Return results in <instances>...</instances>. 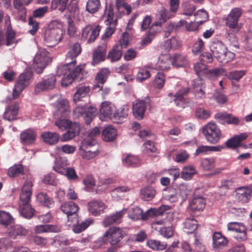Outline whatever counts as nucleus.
Returning a JSON list of instances; mask_svg holds the SVG:
<instances>
[{"instance_id":"obj_1","label":"nucleus","mask_w":252,"mask_h":252,"mask_svg":"<svg viewBox=\"0 0 252 252\" xmlns=\"http://www.w3.org/2000/svg\"><path fill=\"white\" fill-rule=\"evenodd\" d=\"M57 111L55 114V118L60 117L56 120L55 125L62 131L65 130L71 126L74 123L65 119L69 114V103L66 99L59 100L56 104Z\"/></svg>"},{"instance_id":"obj_2","label":"nucleus","mask_w":252,"mask_h":252,"mask_svg":"<svg viewBox=\"0 0 252 252\" xmlns=\"http://www.w3.org/2000/svg\"><path fill=\"white\" fill-rule=\"evenodd\" d=\"M83 68L84 65H80L75 67L69 63L59 66L57 71L58 75L63 76L62 80V86L67 87L71 84L75 78L79 77Z\"/></svg>"},{"instance_id":"obj_3","label":"nucleus","mask_w":252,"mask_h":252,"mask_svg":"<svg viewBox=\"0 0 252 252\" xmlns=\"http://www.w3.org/2000/svg\"><path fill=\"white\" fill-rule=\"evenodd\" d=\"M62 27L57 21H53L49 24L44 37V43L47 46H54L62 40L63 34Z\"/></svg>"},{"instance_id":"obj_4","label":"nucleus","mask_w":252,"mask_h":252,"mask_svg":"<svg viewBox=\"0 0 252 252\" xmlns=\"http://www.w3.org/2000/svg\"><path fill=\"white\" fill-rule=\"evenodd\" d=\"M210 50L213 56L221 63H227L235 57V54L228 51L224 45L220 41L213 43L210 47Z\"/></svg>"},{"instance_id":"obj_5","label":"nucleus","mask_w":252,"mask_h":252,"mask_svg":"<svg viewBox=\"0 0 252 252\" xmlns=\"http://www.w3.org/2000/svg\"><path fill=\"white\" fill-rule=\"evenodd\" d=\"M79 153L83 159H92L97 157L100 151L96 142L94 140L83 139L79 148Z\"/></svg>"},{"instance_id":"obj_6","label":"nucleus","mask_w":252,"mask_h":252,"mask_svg":"<svg viewBox=\"0 0 252 252\" xmlns=\"http://www.w3.org/2000/svg\"><path fill=\"white\" fill-rule=\"evenodd\" d=\"M51 61L49 52L44 48H38L33 58L32 67L37 73L40 74Z\"/></svg>"},{"instance_id":"obj_7","label":"nucleus","mask_w":252,"mask_h":252,"mask_svg":"<svg viewBox=\"0 0 252 252\" xmlns=\"http://www.w3.org/2000/svg\"><path fill=\"white\" fill-rule=\"evenodd\" d=\"M97 113L95 107L86 105H79L73 110L74 119L82 117L87 124H89Z\"/></svg>"},{"instance_id":"obj_8","label":"nucleus","mask_w":252,"mask_h":252,"mask_svg":"<svg viewBox=\"0 0 252 252\" xmlns=\"http://www.w3.org/2000/svg\"><path fill=\"white\" fill-rule=\"evenodd\" d=\"M242 14L240 8L236 7L231 9L225 19V25L234 33L238 32L241 29L239 23V19Z\"/></svg>"},{"instance_id":"obj_9","label":"nucleus","mask_w":252,"mask_h":252,"mask_svg":"<svg viewBox=\"0 0 252 252\" xmlns=\"http://www.w3.org/2000/svg\"><path fill=\"white\" fill-rule=\"evenodd\" d=\"M202 132L206 140L210 143H216L220 139V130L214 123L210 122L203 126Z\"/></svg>"},{"instance_id":"obj_10","label":"nucleus","mask_w":252,"mask_h":252,"mask_svg":"<svg viewBox=\"0 0 252 252\" xmlns=\"http://www.w3.org/2000/svg\"><path fill=\"white\" fill-rule=\"evenodd\" d=\"M101 30V27L96 24H88L82 30L81 39L82 41H87L91 44L94 42L98 36Z\"/></svg>"},{"instance_id":"obj_11","label":"nucleus","mask_w":252,"mask_h":252,"mask_svg":"<svg viewBox=\"0 0 252 252\" xmlns=\"http://www.w3.org/2000/svg\"><path fill=\"white\" fill-rule=\"evenodd\" d=\"M32 77V73L31 71L27 70L20 74L13 90V98H18L22 91L29 85Z\"/></svg>"},{"instance_id":"obj_12","label":"nucleus","mask_w":252,"mask_h":252,"mask_svg":"<svg viewBox=\"0 0 252 252\" xmlns=\"http://www.w3.org/2000/svg\"><path fill=\"white\" fill-rule=\"evenodd\" d=\"M109 70L108 68L102 69L97 74L93 86V89L95 91H102V95L105 97L110 93V89L105 87L103 88V85L106 81Z\"/></svg>"},{"instance_id":"obj_13","label":"nucleus","mask_w":252,"mask_h":252,"mask_svg":"<svg viewBox=\"0 0 252 252\" xmlns=\"http://www.w3.org/2000/svg\"><path fill=\"white\" fill-rule=\"evenodd\" d=\"M56 81V76L53 74L44 76L35 85L34 93L38 94L53 89L55 87Z\"/></svg>"},{"instance_id":"obj_14","label":"nucleus","mask_w":252,"mask_h":252,"mask_svg":"<svg viewBox=\"0 0 252 252\" xmlns=\"http://www.w3.org/2000/svg\"><path fill=\"white\" fill-rule=\"evenodd\" d=\"M15 98L11 96H7L5 99V102L8 105L5 108L3 114V118L8 121H11L16 119L19 111V103L13 101Z\"/></svg>"},{"instance_id":"obj_15","label":"nucleus","mask_w":252,"mask_h":252,"mask_svg":"<svg viewBox=\"0 0 252 252\" xmlns=\"http://www.w3.org/2000/svg\"><path fill=\"white\" fill-rule=\"evenodd\" d=\"M107 9L106 14V19L105 20V23L107 27L106 29L104 34L102 36V38L104 37H109L114 32L116 26L117 25V19H114V12L113 8L111 6H106L105 11Z\"/></svg>"},{"instance_id":"obj_16","label":"nucleus","mask_w":252,"mask_h":252,"mask_svg":"<svg viewBox=\"0 0 252 252\" xmlns=\"http://www.w3.org/2000/svg\"><path fill=\"white\" fill-rule=\"evenodd\" d=\"M227 227L228 230L237 233L234 238L238 241H243L247 239V228L243 223L230 222L227 224Z\"/></svg>"},{"instance_id":"obj_17","label":"nucleus","mask_w":252,"mask_h":252,"mask_svg":"<svg viewBox=\"0 0 252 252\" xmlns=\"http://www.w3.org/2000/svg\"><path fill=\"white\" fill-rule=\"evenodd\" d=\"M124 236V232L118 227H110L104 234V237L108 239L111 245H115L119 243Z\"/></svg>"},{"instance_id":"obj_18","label":"nucleus","mask_w":252,"mask_h":252,"mask_svg":"<svg viewBox=\"0 0 252 252\" xmlns=\"http://www.w3.org/2000/svg\"><path fill=\"white\" fill-rule=\"evenodd\" d=\"M150 104V99L146 97L144 100L138 99L133 103L132 112L134 117L139 120L142 119L144 115L147 106Z\"/></svg>"},{"instance_id":"obj_19","label":"nucleus","mask_w":252,"mask_h":252,"mask_svg":"<svg viewBox=\"0 0 252 252\" xmlns=\"http://www.w3.org/2000/svg\"><path fill=\"white\" fill-rule=\"evenodd\" d=\"M116 111V107L111 102L105 101L101 103L100 108V120L106 121L107 119L113 120V115Z\"/></svg>"},{"instance_id":"obj_20","label":"nucleus","mask_w":252,"mask_h":252,"mask_svg":"<svg viewBox=\"0 0 252 252\" xmlns=\"http://www.w3.org/2000/svg\"><path fill=\"white\" fill-rule=\"evenodd\" d=\"M214 118L218 123L223 125H238L240 122L238 117L226 112H218L215 114Z\"/></svg>"},{"instance_id":"obj_21","label":"nucleus","mask_w":252,"mask_h":252,"mask_svg":"<svg viewBox=\"0 0 252 252\" xmlns=\"http://www.w3.org/2000/svg\"><path fill=\"white\" fill-rule=\"evenodd\" d=\"M32 183L31 181L27 180L25 182L20 195V202L19 205L30 204Z\"/></svg>"},{"instance_id":"obj_22","label":"nucleus","mask_w":252,"mask_h":252,"mask_svg":"<svg viewBox=\"0 0 252 252\" xmlns=\"http://www.w3.org/2000/svg\"><path fill=\"white\" fill-rule=\"evenodd\" d=\"M189 92V88L186 87L179 90L174 95H173V93H169L168 95L169 97H173V101L176 106L181 108H184L187 102L184 96L187 95Z\"/></svg>"},{"instance_id":"obj_23","label":"nucleus","mask_w":252,"mask_h":252,"mask_svg":"<svg viewBox=\"0 0 252 252\" xmlns=\"http://www.w3.org/2000/svg\"><path fill=\"white\" fill-rule=\"evenodd\" d=\"M172 65V58L169 54H161L155 64V69L158 70H167Z\"/></svg>"},{"instance_id":"obj_24","label":"nucleus","mask_w":252,"mask_h":252,"mask_svg":"<svg viewBox=\"0 0 252 252\" xmlns=\"http://www.w3.org/2000/svg\"><path fill=\"white\" fill-rule=\"evenodd\" d=\"M127 211V209L124 208L121 211L116 212L107 216L102 222L103 225L104 227H107L110 225L119 223L121 221L123 216L126 213Z\"/></svg>"},{"instance_id":"obj_25","label":"nucleus","mask_w":252,"mask_h":252,"mask_svg":"<svg viewBox=\"0 0 252 252\" xmlns=\"http://www.w3.org/2000/svg\"><path fill=\"white\" fill-rule=\"evenodd\" d=\"M194 69L198 76H201L202 74L208 73L210 75L217 77L223 71L222 68H215L208 71L206 69V65L202 62L195 63L194 65Z\"/></svg>"},{"instance_id":"obj_26","label":"nucleus","mask_w":252,"mask_h":252,"mask_svg":"<svg viewBox=\"0 0 252 252\" xmlns=\"http://www.w3.org/2000/svg\"><path fill=\"white\" fill-rule=\"evenodd\" d=\"M81 48L80 44L77 42L74 43L71 47L66 56V63L72 64L75 66L76 63L75 58L81 53Z\"/></svg>"},{"instance_id":"obj_27","label":"nucleus","mask_w":252,"mask_h":252,"mask_svg":"<svg viewBox=\"0 0 252 252\" xmlns=\"http://www.w3.org/2000/svg\"><path fill=\"white\" fill-rule=\"evenodd\" d=\"M236 197L243 204L248 203L252 196L250 188L248 187H241L236 189Z\"/></svg>"},{"instance_id":"obj_28","label":"nucleus","mask_w":252,"mask_h":252,"mask_svg":"<svg viewBox=\"0 0 252 252\" xmlns=\"http://www.w3.org/2000/svg\"><path fill=\"white\" fill-rule=\"evenodd\" d=\"M88 207L89 212L96 216L103 212L106 206L102 201L94 200L89 202Z\"/></svg>"},{"instance_id":"obj_29","label":"nucleus","mask_w":252,"mask_h":252,"mask_svg":"<svg viewBox=\"0 0 252 252\" xmlns=\"http://www.w3.org/2000/svg\"><path fill=\"white\" fill-rule=\"evenodd\" d=\"M128 216L129 218L133 220H138L140 219L146 220L150 216L149 213H147V211L143 213L142 210L137 206H133L130 208L128 211Z\"/></svg>"},{"instance_id":"obj_30","label":"nucleus","mask_w":252,"mask_h":252,"mask_svg":"<svg viewBox=\"0 0 252 252\" xmlns=\"http://www.w3.org/2000/svg\"><path fill=\"white\" fill-rule=\"evenodd\" d=\"M36 133L32 129H27L21 132L20 139L24 145H29L34 143L36 139Z\"/></svg>"},{"instance_id":"obj_31","label":"nucleus","mask_w":252,"mask_h":252,"mask_svg":"<svg viewBox=\"0 0 252 252\" xmlns=\"http://www.w3.org/2000/svg\"><path fill=\"white\" fill-rule=\"evenodd\" d=\"M66 130V131L61 137L62 142H66L73 138L80 130L79 125L78 123H74L69 128Z\"/></svg>"},{"instance_id":"obj_32","label":"nucleus","mask_w":252,"mask_h":252,"mask_svg":"<svg viewBox=\"0 0 252 252\" xmlns=\"http://www.w3.org/2000/svg\"><path fill=\"white\" fill-rule=\"evenodd\" d=\"M107 45L105 43L99 46L93 53V63L96 64L104 61L106 55Z\"/></svg>"},{"instance_id":"obj_33","label":"nucleus","mask_w":252,"mask_h":252,"mask_svg":"<svg viewBox=\"0 0 252 252\" xmlns=\"http://www.w3.org/2000/svg\"><path fill=\"white\" fill-rule=\"evenodd\" d=\"M62 211L65 214L68 218L72 215H76L78 211V205L72 201H68L62 204L60 207Z\"/></svg>"},{"instance_id":"obj_34","label":"nucleus","mask_w":252,"mask_h":252,"mask_svg":"<svg viewBox=\"0 0 252 252\" xmlns=\"http://www.w3.org/2000/svg\"><path fill=\"white\" fill-rule=\"evenodd\" d=\"M28 232L27 230L22 225L16 224L10 226L8 229L9 236L16 239L19 236H25Z\"/></svg>"},{"instance_id":"obj_35","label":"nucleus","mask_w":252,"mask_h":252,"mask_svg":"<svg viewBox=\"0 0 252 252\" xmlns=\"http://www.w3.org/2000/svg\"><path fill=\"white\" fill-rule=\"evenodd\" d=\"M41 136L43 141L49 145L56 144L60 139V135L56 132L46 131L43 133Z\"/></svg>"},{"instance_id":"obj_36","label":"nucleus","mask_w":252,"mask_h":252,"mask_svg":"<svg viewBox=\"0 0 252 252\" xmlns=\"http://www.w3.org/2000/svg\"><path fill=\"white\" fill-rule=\"evenodd\" d=\"M60 231L61 227L55 225H38L34 228V231L37 234L45 232L57 233Z\"/></svg>"},{"instance_id":"obj_37","label":"nucleus","mask_w":252,"mask_h":252,"mask_svg":"<svg viewBox=\"0 0 252 252\" xmlns=\"http://www.w3.org/2000/svg\"><path fill=\"white\" fill-rule=\"evenodd\" d=\"M117 136V129L111 126H108L105 127L102 131V137L105 141L109 142L113 141L115 139Z\"/></svg>"},{"instance_id":"obj_38","label":"nucleus","mask_w":252,"mask_h":252,"mask_svg":"<svg viewBox=\"0 0 252 252\" xmlns=\"http://www.w3.org/2000/svg\"><path fill=\"white\" fill-rule=\"evenodd\" d=\"M248 135L246 133L236 135L226 142V145L229 148H235L238 146L240 142L246 139Z\"/></svg>"},{"instance_id":"obj_39","label":"nucleus","mask_w":252,"mask_h":252,"mask_svg":"<svg viewBox=\"0 0 252 252\" xmlns=\"http://www.w3.org/2000/svg\"><path fill=\"white\" fill-rule=\"evenodd\" d=\"M205 205L204 198L201 196L194 197L189 203V208L193 211L202 210Z\"/></svg>"},{"instance_id":"obj_40","label":"nucleus","mask_w":252,"mask_h":252,"mask_svg":"<svg viewBox=\"0 0 252 252\" xmlns=\"http://www.w3.org/2000/svg\"><path fill=\"white\" fill-rule=\"evenodd\" d=\"M68 161L66 158H60L58 159H56L55 161V164L53 167V169L56 172L62 174V172H63L68 168Z\"/></svg>"},{"instance_id":"obj_41","label":"nucleus","mask_w":252,"mask_h":252,"mask_svg":"<svg viewBox=\"0 0 252 252\" xmlns=\"http://www.w3.org/2000/svg\"><path fill=\"white\" fill-rule=\"evenodd\" d=\"M122 55V47L119 45H115L113 49L108 53L107 58L112 62L119 61Z\"/></svg>"},{"instance_id":"obj_42","label":"nucleus","mask_w":252,"mask_h":252,"mask_svg":"<svg viewBox=\"0 0 252 252\" xmlns=\"http://www.w3.org/2000/svg\"><path fill=\"white\" fill-rule=\"evenodd\" d=\"M156 192L155 189L152 187L148 186L141 189L140 196L143 200L150 201L155 196Z\"/></svg>"},{"instance_id":"obj_43","label":"nucleus","mask_w":252,"mask_h":252,"mask_svg":"<svg viewBox=\"0 0 252 252\" xmlns=\"http://www.w3.org/2000/svg\"><path fill=\"white\" fill-rule=\"evenodd\" d=\"M172 66L176 67H185L189 65V62L185 56L175 54L172 59Z\"/></svg>"},{"instance_id":"obj_44","label":"nucleus","mask_w":252,"mask_h":252,"mask_svg":"<svg viewBox=\"0 0 252 252\" xmlns=\"http://www.w3.org/2000/svg\"><path fill=\"white\" fill-rule=\"evenodd\" d=\"M129 188L127 186H119L111 190V196L114 200L118 201L122 198L124 193L129 191Z\"/></svg>"},{"instance_id":"obj_45","label":"nucleus","mask_w":252,"mask_h":252,"mask_svg":"<svg viewBox=\"0 0 252 252\" xmlns=\"http://www.w3.org/2000/svg\"><path fill=\"white\" fill-rule=\"evenodd\" d=\"M123 163L126 166L135 167L140 165V159L138 157L128 155L122 159Z\"/></svg>"},{"instance_id":"obj_46","label":"nucleus","mask_w":252,"mask_h":252,"mask_svg":"<svg viewBox=\"0 0 252 252\" xmlns=\"http://www.w3.org/2000/svg\"><path fill=\"white\" fill-rule=\"evenodd\" d=\"M129 111V109L127 105H123L118 110H116L113 115V120L123 121L127 117Z\"/></svg>"},{"instance_id":"obj_47","label":"nucleus","mask_w":252,"mask_h":252,"mask_svg":"<svg viewBox=\"0 0 252 252\" xmlns=\"http://www.w3.org/2000/svg\"><path fill=\"white\" fill-rule=\"evenodd\" d=\"M94 223V220L91 219H87L80 222H77L73 226V231L75 233H79Z\"/></svg>"},{"instance_id":"obj_48","label":"nucleus","mask_w":252,"mask_h":252,"mask_svg":"<svg viewBox=\"0 0 252 252\" xmlns=\"http://www.w3.org/2000/svg\"><path fill=\"white\" fill-rule=\"evenodd\" d=\"M90 91L89 87L86 86H80L78 88L77 91L74 94L73 101L75 103L81 100L82 98L86 97Z\"/></svg>"},{"instance_id":"obj_49","label":"nucleus","mask_w":252,"mask_h":252,"mask_svg":"<svg viewBox=\"0 0 252 252\" xmlns=\"http://www.w3.org/2000/svg\"><path fill=\"white\" fill-rule=\"evenodd\" d=\"M182 8L183 10L182 14L187 17H189L193 15H194V12L196 8L191 2L186 1L183 3L182 5Z\"/></svg>"},{"instance_id":"obj_50","label":"nucleus","mask_w":252,"mask_h":252,"mask_svg":"<svg viewBox=\"0 0 252 252\" xmlns=\"http://www.w3.org/2000/svg\"><path fill=\"white\" fill-rule=\"evenodd\" d=\"M19 212L22 217L29 219L32 217L34 210L31 204L19 205Z\"/></svg>"},{"instance_id":"obj_51","label":"nucleus","mask_w":252,"mask_h":252,"mask_svg":"<svg viewBox=\"0 0 252 252\" xmlns=\"http://www.w3.org/2000/svg\"><path fill=\"white\" fill-rule=\"evenodd\" d=\"M213 245L214 248H219L225 246L227 243V240L220 232H216L213 236Z\"/></svg>"},{"instance_id":"obj_52","label":"nucleus","mask_w":252,"mask_h":252,"mask_svg":"<svg viewBox=\"0 0 252 252\" xmlns=\"http://www.w3.org/2000/svg\"><path fill=\"white\" fill-rule=\"evenodd\" d=\"M181 45V43L179 39L175 37H172L164 43L163 47L167 51H169L171 49H177Z\"/></svg>"},{"instance_id":"obj_53","label":"nucleus","mask_w":252,"mask_h":252,"mask_svg":"<svg viewBox=\"0 0 252 252\" xmlns=\"http://www.w3.org/2000/svg\"><path fill=\"white\" fill-rule=\"evenodd\" d=\"M101 8L99 0H88L86 3V10L90 13L97 12Z\"/></svg>"},{"instance_id":"obj_54","label":"nucleus","mask_w":252,"mask_h":252,"mask_svg":"<svg viewBox=\"0 0 252 252\" xmlns=\"http://www.w3.org/2000/svg\"><path fill=\"white\" fill-rule=\"evenodd\" d=\"M37 201L42 205L48 208L51 207L54 204L52 199L46 193L40 192L37 195Z\"/></svg>"},{"instance_id":"obj_55","label":"nucleus","mask_w":252,"mask_h":252,"mask_svg":"<svg viewBox=\"0 0 252 252\" xmlns=\"http://www.w3.org/2000/svg\"><path fill=\"white\" fill-rule=\"evenodd\" d=\"M23 173L24 168L22 164H14L8 169L7 175L10 177L15 178L23 174Z\"/></svg>"},{"instance_id":"obj_56","label":"nucleus","mask_w":252,"mask_h":252,"mask_svg":"<svg viewBox=\"0 0 252 252\" xmlns=\"http://www.w3.org/2000/svg\"><path fill=\"white\" fill-rule=\"evenodd\" d=\"M196 173L195 167L192 165H188L185 166L181 172V178L184 180H190Z\"/></svg>"},{"instance_id":"obj_57","label":"nucleus","mask_w":252,"mask_h":252,"mask_svg":"<svg viewBox=\"0 0 252 252\" xmlns=\"http://www.w3.org/2000/svg\"><path fill=\"white\" fill-rule=\"evenodd\" d=\"M150 69V67L147 66L139 68L137 73L136 80L142 82L148 79L151 76Z\"/></svg>"},{"instance_id":"obj_58","label":"nucleus","mask_w":252,"mask_h":252,"mask_svg":"<svg viewBox=\"0 0 252 252\" xmlns=\"http://www.w3.org/2000/svg\"><path fill=\"white\" fill-rule=\"evenodd\" d=\"M68 2V0H52L51 8L52 10L58 9L63 12L65 10Z\"/></svg>"},{"instance_id":"obj_59","label":"nucleus","mask_w":252,"mask_h":252,"mask_svg":"<svg viewBox=\"0 0 252 252\" xmlns=\"http://www.w3.org/2000/svg\"><path fill=\"white\" fill-rule=\"evenodd\" d=\"M184 228L188 230V231H186L187 233H192L197 228V220L193 218L187 219L184 222Z\"/></svg>"},{"instance_id":"obj_60","label":"nucleus","mask_w":252,"mask_h":252,"mask_svg":"<svg viewBox=\"0 0 252 252\" xmlns=\"http://www.w3.org/2000/svg\"><path fill=\"white\" fill-rule=\"evenodd\" d=\"M147 244L150 248L156 251L163 250L167 246L165 243H161L160 241L155 240H148L147 242Z\"/></svg>"},{"instance_id":"obj_61","label":"nucleus","mask_w":252,"mask_h":252,"mask_svg":"<svg viewBox=\"0 0 252 252\" xmlns=\"http://www.w3.org/2000/svg\"><path fill=\"white\" fill-rule=\"evenodd\" d=\"M13 219L8 212L0 211V224L7 226L12 222Z\"/></svg>"},{"instance_id":"obj_62","label":"nucleus","mask_w":252,"mask_h":252,"mask_svg":"<svg viewBox=\"0 0 252 252\" xmlns=\"http://www.w3.org/2000/svg\"><path fill=\"white\" fill-rule=\"evenodd\" d=\"M16 33L12 29H8L6 30V45L9 46L16 44L17 40L15 38Z\"/></svg>"},{"instance_id":"obj_63","label":"nucleus","mask_w":252,"mask_h":252,"mask_svg":"<svg viewBox=\"0 0 252 252\" xmlns=\"http://www.w3.org/2000/svg\"><path fill=\"white\" fill-rule=\"evenodd\" d=\"M171 208L170 206L162 205L158 209H151L147 210V213H149L150 216L151 215H160L165 211L170 210Z\"/></svg>"},{"instance_id":"obj_64","label":"nucleus","mask_w":252,"mask_h":252,"mask_svg":"<svg viewBox=\"0 0 252 252\" xmlns=\"http://www.w3.org/2000/svg\"><path fill=\"white\" fill-rule=\"evenodd\" d=\"M62 175L65 176L69 181H76L79 179L75 169L72 167H68L65 171L62 172Z\"/></svg>"}]
</instances>
